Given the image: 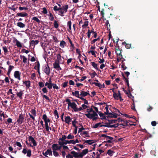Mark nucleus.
I'll return each instance as SVG.
<instances>
[{"instance_id":"13","label":"nucleus","mask_w":158,"mask_h":158,"mask_svg":"<svg viewBox=\"0 0 158 158\" xmlns=\"http://www.w3.org/2000/svg\"><path fill=\"white\" fill-rule=\"evenodd\" d=\"M116 48H115V52L117 55H118L121 54L122 52V50L120 49L119 48V46H118V47H117L116 46Z\"/></svg>"},{"instance_id":"35","label":"nucleus","mask_w":158,"mask_h":158,"mask_svg":"<svg viewBox=\"0 0 158 158\" xmlns=\"http://www.w3.org/2000/svg\"><path fill=\"white\" fill-rule=\"evenodd\" d=\"M114 153V152L111 149L109 150L107 152V154L110 156H112L113 155V153Z\"/></svg>"},{"instance_id":"64","label":"nucleus","mask_w":158,"mask_h":158,"mask_svg":"<svg viewBox=\"0 0 158 158\" xmlns=\"http://www.w3.org/2000/svg\"><path fill=\"white\" fill-rule=\"evenodd\" d=\"M39 86L41 88L43 87L44 86V84L42 82H39Z\"/></svg>"},{"instance_id":"21","label":"nucleus","mask_w":158,"mask_h":158,"mask_svg":"<svg viewBox=\"0 0 158 158\" xmlns=\"http://www.w3.org/2000/svg\"><path fill=\"white\" fill-rule=\"evenodd\" d=\"M99 116L101 117V119H106V116L105 115H104V114L102 113L101 112H99L98 113Z\"/></svg>"},{"instance_id":"27","label":"nucleus","mask_w":158,"mask_h":158,"mask_svg":"<svg viewBox=\"0 0 158 158\" xmlns=\"http://www.w3.org/2000/svg\"><path fill=\"white\" fill-rule=\"evenodd\" d=\"M105 109L106 110V112H104V114H105L107 115H108V114H109V115L111 114V113L109 112L108 107V105H106V106L105 108Z\"/></svg>"},{"instance_id":"23","label":"nucleus","mask_w":158,"mask_h":158,"mask_svg":"<svg viewBox=\"0 0 158 158\" xmlns=\"http://www.w3.org/2000/svg\"><path fill=\"white\" fill-rule=\"evenodd\" d=\"M17 26L20 28H24L25 27V25L22 22L17 23Z\"/></svg>"},{"instance_id":"42","label":"nucleus","mask_w":158,"mask_h":158,"mask_svg":"<svg viewBox=\"0 0 158 158\" xmlns=\"http://www.w3.org/2000/svg\"><path fill=\"white\" fill-rule=\"evenodd\" d=\"M16 45L17 47L19 48L22 47V45L21 43L18 40H16Z\"/></svg>"},{"instance_id":"38","label":"nucleus","mask_w":158,"mask_h":158,"mask_svg":"<svg viewBox=\"0 0 158 158\" xmlns=\"http://www.w3.org/2000/svg\"><path fill=\"white\" fill-rule=\"evenodd\" d=\"M84 24L83 25L82 27L83 28H85L88 26L89 24V21L87 20L85 21L84 22Z\"/></svg>"},{"instance_id":"28","label":"nucleus","mask_w":158,"mask_h":158,"mask_svg":"<svg viewBox=\"0 0 158 158\" xmlns=\"http://www.w3.org/2000/svg\"><path fill=\"white\" fill-rule=\"evenodd\" d=\"M102 125L101 124V123H98L95 124V125H94L93 127V128L96 129L97 128L99 127H101V126Z\"/></svg>"},{"instance_id":"7","label":"nucleus","mask_w":158,"mask_h":158,"mask_svg":"<svg viewBox=\"0 0 158 158\" xmlns=\"http://www.w3.org/2000/svg\"><path fill=\"white\" fill-rule=\"evenodd\" d=\"M24 118L23 115L22 114H19V118L17 121V122L18 124L21 125L23 122Z\"/></svg>"},{"instance_id":"22","label":"nucleus","mask_w":158,"mask_h":158,"mask_svg":"<svg viewBox=\"0 0 158 158\" xmlns=\"http://www.w3.org/2000/svg\"><path fill=\"white\" fill-rule=\"evenodd\" d=\"M122 45L125 44V47L127 49H129L131 47V44H127L126 42H123L122 43Z\"/></svg>"},{"instance_id":"32","label":"nucleus","mask_w":158,"mask_h":158,"mask_svg":"<svg viewBox=\"0 0 158 158\" xmlns=\"http://www.w3.org/2000/svg\"><path fill=\"white\" fill-rule=\"evenodd\" d=\"M108 115L109 117L110 118H116L117 117V115L116 113L112 114V113H111V114L109 115V114H108Z\"/></svg>"},{"instance_id":"31","label":"nucleus","mask_w":158,"mask_h":158,"mask_svg":"<svg viewBox=\"0 0 158 158\" xmlns=\"http://www.w3.org/2000/svg\"><path fill=\"white\" fill-rule=\"evenodd\" d=\"M57 60H56V61L60 62L61 60V56L60 54L59 53L56 55Z\"/></svg>"},{"instance_id":"33","label":"nucleus","mask_w":158,"mask_h":158,"mask_svg":"<svg viewBox=\"0 0 158 158\" xmlns=\"http://www.w3.org/2000/svg\"><path fill=\"white\" fill-rule=\"evenodd\" d=\"M21 58H22L23 59V62L24 63H27V59L24 56H20Z\"/></svg>"},{"instance_id":"48","label":"nucleus","mask_w":158,"mask_h":158,"mask_svg":"<svg viewBox=\"0 0 158 158\" xmlns=\"http://www.w3.org/2000/svg\"><path fill=\"white\" fill-rule=\"evenodd\" d=\"M117 98H114L115 99L118 100V99H119V100L121 101H122L123 100V99H122V98L121 95H117Z\"/></svg>"},{"instance_id":"43","label":"nucleus","mask_w":158,"mask_h":158,"mask_svg":"<svg viewBox=\"0 0 158 158\" xmlns=\"http://www.w3.org/2000/svg\"><path fill=\"white\" fill-rule=\"evenodd\" d=\"M105 25L106 26L107 29H110V24H109V21L108 20H106L105 23Z\"/></svg>"},{"instance_id":"45","label":"nucleus","mask_w":158,"mask_h":158,"mask_svg":"<svg viewBox=\"0 0 158 158\" xmlns=\"http://www.w3.org/2000/svg\"><path fill=\"white\" fill-rule=\"evenodd\" d=\"M89 75L91 76V77L93 78L95 75H97V73L95 71H94L93 73H89Z\"/></svg>"},{"instance_id":"14","label":"nucleus","mask_w":158,"mask_h":158,"mask_svg":"<svg viewBox=\"0 0 158 158\" xmlns=\"http://www.w3.org/2000/svg\"><path fill=\"white\" fill-rule=\"evenodd\" d=\"M69 106H70L71 108H73L74 111L77 110V106L75 102L71 103L70 105H69Z\"/></svg>"},{"instance_id":"37","label":"nucleus","mask_w":158,"mask_h":158,"mask_svg":"<svg viewBox=\"0 0 158 158\" xmlns=\"http://www.w3.org/2000/svg\"><path fill=\"white\" fill-rule=\"evenodd\" d=\"M66 44V42L62 40L61 41L60 44V47L62 48H64Z\"/></svg>"},{"instance_id":"8","label":"nucleus","mask_w":158,"mask_h":158,"mask_svg":"<svg viewBox=\"0 0 158 158\" xmlns=\"http://www.w3.org/2000/svg\"><path fill=\"white\" fill-rule=\"evenodd\" d=\"M21 73L18 71H16L14 72V76L15 78L19 80H21Z\"/></svg>"},{"instance_id":"47","label":"nucleus","mask_w":158,"mask_h":158,"mask_svg":"<svg viewBox=\"0 0 158 158\" xmlns=\"http://www.w3.org/2000/svg\"><path fill=\"white\" fill-rule=\"evenodd\" d=\"M32 20H34L38 23H39L40 21V20L36 17H33L32 18Z\"/></svg>"},{"instance_id":"60","label":"nucleus","mask_w":158,"mask_h":158,"mask_svg":"<svg viewBox=\"0 0 158 158\" xmlns=\"http://www.w3.org/2000/svg\"><path fill=\"white\" fill-rule=\"evenodd\" d=\"M119 125V124L118 123H117L115 124L111 125L109 127H110L111 128L114 127V128H116L118 127Z\"/></svg>"},{"instance_id":"50","label":"nucleus","mask_w":158,"mask_h":158,"mask_svg":"<svg viewBox=\"0 0 158 158\" xmlns=\"http://www.w3.org/2000/svg\"><path fill=\"white\" fill-rule=\"evenodd\" d=\"M54 27L57 28L59 27V24L57 23V22L56 20H55L54 22Z\"/></svg>"},{"instance_id":"3","label":"nucleus","mask_w":158,"mask_h":158,"mask_svg":"<svg viewBox=\"0 0 158 158\" xmlns=\"http://www.w3.org/2000/svg\"><path fill=\"white\" fill-rule=\"evenodd\" d=\"M22 152L24 154L27 153V156L28 157H30L31 155V150L30 149L27 150V148H23Z\"/></svg>"},{"instance_id":"12","label":"nucleus","mask_w":158,"mask_h":158,"mask_svg":"<svg viewBox=\"0 0 158 158\" xmlns=\"http://www.w3.org/2000/svg\"><path fill=\"white\" fill-rule=\"evenodd\" d=\"M23 84L25 85L26 88L27 89L29 88L30 86L31 85V82L30 81L28 80L25 81L23 80Z\"/></svg>"},{"instance_id":"2","label":"nucleus","mask_w":158,"mask_h":158,"mask_svg":"<svg viewBox=\"0 0 158 158\" xmlns=\"http://www.w3.org/2000/svg\"><path fill=\"white\" fill-rule=\"evenodd\" d=\"M92 114L89 113L87 114H85V115L88 118L90 119H92V120L94 121L98 119V118L96 117V116L97 115V114L95 111H94Z\"/></svg>"},{"instance_id":"44","label":"nucleus","mask_w":158,"mask_h":158,"mask_svg":"<svg viewBox=\"0 0 158 158\" xmlns=\"http://www.w3.org/2000/svg\"><path fill=\"white\" fill-rule=\"evenodd\" d=\"M105 124H106L105 125H101V127H108L110 126V123H105Z\"/></svg>"},{"instance_id":"41","label":"nucleus","mask_w":158,"mask_h":158,"mask_svg":"<svg viewBox=\"0 0 158 158\" xmlns=\"http://www.w3.org/2000/svg\"><path fill=\"white\" fill-rule=\"evenodd\" d=\"M70 154L73 155V156L75 157H77V152H76L74 151H73L70 152Z\"/></svg>"},{"instance_id":"57","label":"nucleus","mask_w":158,"mask_h":158,"mask_svg":"<svg viewBox=\"0 0 158 158\" xmlns=\"http://www.w3.org/2000/svg\"><path fill=\"white\" fill-rule=\"evenodd\" d=\"M95 52L97 53V52L93 50H90L88 52V53H91L92 55L95 57H96Z\"/></svg>"},{"instance_id":"58","label":"nucleus","mask_w":158,"mask_h":158,"mask_svg":"<svg viewBox=\"0 0 158 158\" xmlns=\"http://www.w3.org/2000/svg\"><path fill=\"white\" fill-rule=\"evenodd\" d=\"M61 9L60 7H58L57 6H55L53 7V10L54 11H59Z\"/></svg>"},{"instance_id":"34","label":"nucleus","mask_w":158,"mask_h":158,"mask_svg":"<svg viewBox=\"0 0 158 158\" xmlns=\"http://www.w3.org/2000/svg\"><path fill=\"white\" fill-rule=\"evenodd\" d=\"M88 149L87 148H86L82 151L81 152L83 156H84L86 154L88 153Z\"/></svg>"},{"instance_id":"30","label":"nucleus","mask_w":158,"mask_h":158,"mask_svg":"<svg viewBox=\"0 0 158 158\" xmlns=\"http://www.w3.org/2000/svg\"><path fill=\"white\" fill-rule=\"evenodd\" d=\"M67 138L66 136L65 135H62V137L59 139V140L61 141L62 142H64L65 141V139Z\"/></svg>"},{"instance_id":"56","label":"nucleus","mask_w":158,"mask_h":158,"mask_svg":"<svg viewBox=\"0 0 158 158\" xmlns=\"http://www.w3.org/2000/svg\"><path fill=\"white\" fill-rule=\"evenodd\" d=\"M93 107L91 106V108L90 109H87V112H88V113H91L94 111H95L94 110H93Z\"/></svg>"},{"instance_id":"51","label":"nucleus","mask_w":158,"mask_h":158,"mask_svg":"<svg viewBox=\"0 0 158 158\" xmlns=\"http://www.w3.org/2000/svg\"><path fill=\"white\" fill-rule=\"evenodd\" d=\"M2 48L4 52V54H6V53H7V52H8L7 47L6 46H4L2 47Z\"/></svg>"},{"instance_id":"17","label":"nucleus","mask_w":158,"mask_h":158,"mask_svg":"<svg viewBox=\"0 0 158 158\" xmlns=\"http://www.w3.org/2000/svg\"><path fill=\"white\" fill-rule=\"evenodd\" d=\"M23 94V90H20L19 92L16 93V94L17 96L19 97L20 99H22V96Z\"/></svg>"},{"instance_id":"10","label":"nucleus","mask_w":158,"mask_h":158,"mask_svg":"<svg viewBox=\"0 0 158 158\" xmlns=\"http://www.w3.org/2000/svg\"><path fill=\"white\" fill-rule=\"evenodd\" d=\"M44 71L47 75H49V74L50 68L48 64L46 65L45 66Z\"/></svg>"},{"instance_id":"39","label":"nucleus","mask_w":158,"mask_h":158,"mask_svg":"<svg viewBox=\"0 0 158 158\" xmlns=\"http://www.w3.org/2000/svg\"><path fill=\"white\" fill-rule=\"evenodd\" d=\"M5 123L6 124H9V123H13L12 120L10 118H8L7 119V121L5 122Z\"/></svg>"},{"instance_id":"52","label":"nucleus","mask_w":158,"mask_h":158,"mask_svg":"<svg viewBox=\"0 0 158 158\" xmlns=\"http://www.w3.org/2000/svg\"><path fill=\"white\" fill-rule=\"evenodd\" d=\"M53 152L54 156L55 157L60 156L58 152L56 151H53Z\"/></svg>"},{"instance_id":"15","label":"nucleus","mask_w":158,"mask_h":158,"mask_svg":"<svg viewBox=\"0 0 158 158\" xmlns=\"http://www.w3.org/2000/svg\"><path fill=\"white\" fill-rule=\"evenodd\" d=\"M28 15L27 14V13L24 12L23 13H18L16 15V17H27Z\"/></svg>"},{"instance_id":"26","label":"nucleus","mask_w":158,"mask_h":158,"mask_svg":"<svg viewBox=\"0 0 158 158\" xmlns=\"http://www.w3.org/2000/svg\"><path fill=\"white\" fill-rule=\"evenodd\" d=\"M85 142L83 143V144H85V143H88V144L89 145H91L94 143V141L92 140H85Z\"/></svg>"},{"instance_id":"40","label":"nucleus","mask_w":158,"mask_h":158,"mask_svg":"<svg viewBox=\"0 0 158 158\" xmlns=\"http://www.w3.org/2000/svg\"><path fill=\"white\" fill-rule=\"evenodd\" d=\"M49 19L51 21H53L54 19L53 16L50 11H49Z\"/></svg>"},{"instance_id":"46","label":"nucleus","mask_w":158,"mask_h":158,"mask_svg":"<svg viewBox=\"0 0 158 158\" xmlns=\"http://www.w3.org/2000/svg\"><path fill=\"white\" fill-rule=\"evenodd\" d=\"M100 40V37H98L97 38L95 39L94 40H92L91 41V44H93L96 41H97L98 40Z\"/></svg>"},{"instance_id":"1","label":"nucleus","mask_w":158,"mask_h":158,"mask_svg":"<svg viewBox=\"0 0 158 158\" xmlns=\"http://www.w3.org/2000/svg\"><path fill=\"white\" fill-rule=\"evenodd\" d=\"M68 8V5L67 4L62 6V7H60L61 9L59 11L58 15L61 16H63L64 14V13L67 12Z\"/></svg>"},{"instance_id":"5","label":"nucleus","mask_w":158,"mask_h":158,"mask_svg":"<svg viewBox=\"0 0 158 158\" xmlns=\"http://www.w3.org/2000/svg\"><path fill=\"white\" fill-rule=\"evenodd\" d=\"M60 62L55 61L53 64V68L56 69L57 70H61V68L60 66Z\"/></svg>"},{"instance_id":"61","label":"nucleus","mask_w":158,"mask_h":158,"mask_svg":"<svg viewBox=\"0 0 158 158\" xmlns=\"http://www.w3.org/2000/svg\"><path fill=\"white\" fill-rule=\"evenodd\" d=\"M19 9L20 10H27L28 9L27 6V7H22L20 6L19 7Z\"/></svg>"},{"instance_id":"20","label":"nucleus","mask_w":158,"mask_h":158,"mask_svg":"<svg viewBox=\"0 0 158 158\" xmlns=\"http://www.w3.org/2000/svg\"><path fill=\"white\" fill-rule=\"evenodd\" d=\"M71 119L69 116L66 117L65 118V122L66 123L69 124V122L71 121Z\"/></svg>"},{"instance_id":"9","label":"nucleus","mask_w":158,"mask_h":158,"mask_svg":"<svg viewBox=\"0 0 158 158\" xmlns=\"http://www.w3.org/2000/svg\"><path fill=\"white\" fill-rule=\"evenodd\" d=\"M31 114H32H32H31L30 113H29L28 114L29 115L30 117L33 120H35V118L34 116H36V111L35 109H32L30 111Z\"/></svg>"},{"instance_id":"29","label":"nucleus","mask_w":158,"mask_h":158,"mask_svg":"<svg viewBox=\"0 0 158 158\" xmlns=\"http://www.w3.org/2000/svg\"><path fill=\"white\" fill-rule=\"evenodd\" d=\"M54 114L55 115V117L56 119H58L59 118V114L58 113L57 111L56 110H55L54 111Z\"/></svg>"},{"instance_id":"25","label":"nucleus","mask_w":158,"mask_h":158,"mask_svg":"<svg viewBox=\"0 0 158 158\" xmlns=\"http://www.w3.org/2000/svg\"><path fill=\"white\" fill-rule=\"evenodd\" d=\"M39 42V41L38 40H35V41L32 40L30 42V44L32 46H34L35 44H37Z\"/></svg>"},{"instance_id":"55","label":"nucleus","mask_w":158,"mask_h":158,"mask_svg":"<svg viewBox=\"0 0 158 158\" xmlns=\"http://www.w3.org/2000/svg\"><path fill=\"white\" fill-rule=\"evenodd\" d=\"M67 137L68 139H72L74 138V136L73 135H72L71 134L69 135Z\"/></svg>"},{"instance_id":"4","label":"nucleus","mask_w":158,"mask_h":158,"mask_svg":"<svg viewBox=\"0 0 158 158\" xmlns=\"http://www.w3.org/2000/svg\"><path fill=\"white\" fill-rule=\"evenodd\" d=\"M73 140H66L64 142H61L60 141H58V143L59 145L62 146L64 145H66L68 143H72L73 144Z\"/></svg>"},{"instance_id":"19","label":"nucleus","mask_w":158,"mask_h":158,"mask_svg":"<svg viewBox=\"0 0 158 158\" xmlns=\"http://www.w3.org/2000/svg\"><path fill=\"white\" fill-rule=\"evenodd\" d=\"M71 21L70 20L68 21L67 22V26L69 27V28L68 29L69 31L70 32L71 31Z\"/></svg>"},{"instance_id":"16","label":"nucleus","mask_w":158,"mask_h":158,"mask_svg":"<svg viewBox=\"0 0 158 158\" xmlns=\"http://www.w3.org/2000/svg\"><path fill=\"white\" fill-rule=\"evenodd\" d=\"M14 68V67L11 65H9L8 68V71L7 73V75L9 77H10V74L12 70Z\"/></svg>"},{"instance_id":"6","label":"nucleus","mask_w":158,"mask_h":158,"mask_svg":"<svg viewBox=\"0 0 158 158\" xmlns=\"http://www.w3.org/2000/svg\"><path fill=\"white\" fill-rule=\"evenodd\" d=\"M42 154L46 157H48L47 155H48L50 156H52V151L51 149H47V151L45 152H43Z\"/></svg>"},{"instance_id":"62","label":"nucleus","mask_w":158,"mask_h":158,"mask_svg":"<svg viewBox=\"0 0 158 158\" xmlns=\"http://www.w3.org/2000/svg\"><path fill=\"white\" fill-rule=\"evenodd\" d=\"M16 144L17 146L20 148L19 149V150H20L22 146L20 142L17 141L16 143Z\"/></svg>"},{"instance_id":"11","label":"nucleus","mask_w":158,"mask_h":158,"mask_svg":"<svg viewBox=\"0 0 158 158\" xmlns=\"http://www.w3.org/2000/svg\"><path fill=\"white\" fill-rule=\"evenodd\" d=\"M87 92H85L83 90L80 91V95L83 97L86 96L88 95H90L88 93L89 92V91H88Z\"/></svg>"},{"instance_id":"54","label":"nucleus","mask_w":158,"mask_h":158,"mask_svg":"<svg viewBox=\"0 0 158 158\" xmlns=\"http://www.w3.org/2000/svg\"><path fill=\"white\" fill-rule=\"evenodd\" d=\"M83 156H83V155L82 154V153H81H81L77 152V157L78 158H79V157L82 158Z\"/></svg>"},{"instance_id":"18","label":"nucleus","mask_w":158,"mask_h":158,"mask_svg":"<svg viewBox=\"0 0 158 158\" xmlns=\"http://www.w3.org/2000/svg\"><path fill=\"white\" fill-rule=\"evenodd\" d=\"M58 144L54 143L52 146V148L53 151H58Z\"/></svg>"},{"instance_id":"49","label":"nucleus","mask_w":158,"mask_h":158,"mask_svg":"<svg viewBox=\"0 0 158 158\" xmlns=\"http://www.w3.org/2000/svg\"><path fill=\"white\" fill-rule=\"evenodd\" d=\"M41 9L43 10V11H42V12L44 14H47L48 13V11L47 9L45 7H44L43 8Z\"/></svg>"},{"instance_id":"24","label":"nucleus","mask_w":158,"mask_h":158,"mask_svg":"<svg viewBox=\"0 0 158 158\" xmlns=\"http://www.w3.org/2000/svg\"><path fill=\"white\" fill-rule=\"evenodd\" d=\"M91 64H92V65L93 66V67L97 69V70H99V69L98 67V64L94 62H91Z\"/></svg>"},{"instance_id":"36","label":"nucleus","mask_w":158,"mask_h":158,"mask_svg":"<svg viewBox=\"0 0 158 158\" xmlns=\"http://www.w3.org/2000/svg\"><path fill=\"white\" fill-rule=\"evenodd\" d=\"M115 88H113L112 89H110L111 90H112V92H113L114 94H113V97L114 98H117V94L114 91V89Z\"/></svg>"},{"instance_id":"53","label":"nucleus","mask_w":158,"mask_h":158,"mask_svg":"<svg viewBox=\"0 0 158 158\" xmlns=\"http://www.w3.org/2000/svg\"><path fill=\"white\" fill-rule=\"evenodd\" d=\"M108 120L109 122V123L110 124L113 123H115L117 121V120L115 119L112 120Z\"/></svg>"},{"instance_id":"63","label":"nucleus","mask_w":158,"mask_h":158,"mask_svg":"<svg viewBox=\"0 0 158 158\" xmlns=\"http://www.w3.org/2000/svg\"><path fill=\"white\" fill-rule=\"evenodd\" d=\"M75 96L77 98H78L79 97V92L78 91H75Z\"/></svg>"},{"instance_id":"59","label":"nucleus","mask_w":158,"mask_h":158,"mask_svg":"<svg viewBox=\"0 0 158 158\" xmlns=\"http://www.w3.org/2000/svg\"><path fill=\"white\" fill-rule=\"evenodd\" d=\"M45 123L46 131H49V127L48 123H47L46 122H45Z\"/></svg>"}]
</instances>
